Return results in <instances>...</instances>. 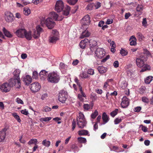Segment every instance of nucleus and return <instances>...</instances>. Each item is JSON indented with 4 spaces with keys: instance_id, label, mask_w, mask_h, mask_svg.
I'll list each match as a JSON object with an SVG mask.
<instances>
[{
    "instance_id": "f257e3e1",
    "label": "nucleus",
    "mask_w": 153,
    "mask_h": 153,
    "mask_svg": "<svg viewBox=\"0 0 153 153\" xmlns=\"http://www.w3.org/2000/svg\"><path fill=\"white\" fill-rule=\"evenodd\" d=\"M16 88H20V87H17L16 84L10 79L9 82L3 83L1 85V91L3 93H7L10 91L13 86Z\"/></svg>"
},
{
    "instance_id": "f03ea898",
    "label": "nucleus",
    "mask_w": 153,
    "mask_h": 153,
    "mask_svg": "<svg viewBox=\"0 0 153 153\" xmlns=\"http://www.w3.org/2000/svg\"><path fill=\"white\" fill-rule=\"evenodd\" d=\"M136 62L137 65L138 67H143L140 72H143L150 69V66L148 65L145 64L143 59L142 58H138L136 59Z\"/></svg>"
},
{
    "instance_id": "7ed1b4c3",
    "label": "nucleus",
    "mask_w": 153,
    "mask_h": 153,
    "mask_svg": "<svg viewBox=\"0 0 153 153\" xmlns=\"http://www.w3.org/2000/svg\"><path fill=\"white\" fill-rule=\"evenodd\" d=\"M59 80V75L56 72H51L48 74L47 80L48 82L57 83Z\"/></svg>"
},
{
    "instance_id": "20e7f679",
    "label": "nucleus",
    "mask_w": 153,
    "mask_h": 153,
    "mask_svg": "<svg viewBox=\"0 0 153 153\" xmlns=\"http://www.w3.org/2000/svg\"><path fill=\"white\" fill-rule=\"evenodd\" d=\"M21 71L19 69H16L13 72V77L10 79L16 84L17 87H21V83L19 77Z\"/></svg>"
},
{
    "instance_id": "39448f33",
    "label": "nucleus",
    "mask_w": 153,
    "mask_h": 153,
    "mask_svg": "<svg viewBox=\"0 0 153 153\" xmlns=\"http://www.w3.org/2000/svg\"><path fill=\"white\" fill-rule=\"evenodd\" d=\"M41 24L42 26L45 25L49 29L52 28L55 25L53 20L50 17H48L46 19H42L41 21Z\"/></svg>"
},
{
    "instance_id": "423d86ee",
    "label": "nucleus",
    "mask_w": 153,
    "mask_h": 153,
    "mask_svg": "<svg viewBox=\"0 0 153 153\" xmlns=\"http://www.w3.org/2000/svg\"><path fill=\"white\" fill-rule=\"evenodd\" d=\"M77 119V123L79 128H82L85 126L86 122L84 115L82 113L80 112L79 113V116Z\"/></svg>"
},
{
    "instance_id": "0eeeda50",
    "label": "nucleus",
    "mask_w": 153,
    "mask_h": 153,
    "mask_svg": "<svg viewBox=\"0 0 153 153\" xmlns=\"http://www.w3.org/2000/svg\"><path fill=\"white\" fill-rule=\"evenodd\" d=\"M59 39V32L56 30H53L49 38L50 43H55Z\"/></svg>"
},
{
    "instance_id": "6e6552de",
    "label": "nucleus",
    "mask_w": 153,
    "mask_h": 153,
    "mask_svg": "<svg viewBox=\"0 0 153 153\" xmlns=\"http://www.w3.org/2000/svg\"><path fill=\"white\" fill-rule=\"evenodd\" d=\"M68 94L66 91L64 90L60 91L59 93L58 100L59 101L62 103H64L68 97Z\"/></svg>"
},
{
    "instance_id": "1a4fd4ad",
    "label": "nucleus",
    "mask_w": 153,
    "mask_h": 153,
    "mask_svg": "<svg viewBox=\"0 0 153 153\" xmlns=\"http://www.w3.org/2000/svg\"><path fill=\"white\" fill-rule=\"evenodd\" d=\"M105 55V51L102 48H98L95 52V57L96 58L101 59Z\"/></svg>"
},
{
    "instance_id": "9d476101",
    "label": "nucleus",
    "mask_w": 153,
    "mask_h": 153,
    "mask_svg": "<svg viewBox=\"0 0 153 153\" xmlns=\"http://www.w3.org/2000/svg\"><path fill=\"white\" fill-rule=\"evenodd\" d=\"M64 7V4L63 1L62 0H59L56 2L55 10L58 12H61Z\"/></svg>"
},
{
    "instance_id": "9b49d317",
    "label": "nucleus",
    "mask_w": 153,
    "mask_h": 153,
    "mask_svg": "<svg viewBox=\"0 0 153 153\" xmlns=\"http://www.w3.org/2000/svg\"><path fill=\"white\" fill-rule=\"evenodd\" d=\"M91 21L90 19V16L88 15L85 16L81 19V23L82 26L85 27L86 28L87 27L90 25Z\"/></svg>"
},
{
    "instance_id": "f8f14e48",
    "label": "nucleus",
    "mask_w": 153,
    "mask_h": 153,
    "mask_svg": "<svg viewBox=\"0 0 153 153\" xmlns=\"http://www.w3.org/2000/svg\"><path fill=\"white\" fill-rule=\"evenodd\" d=\"M26 30L24 28L18 29L15 32L16 36L18 37L21 38H24Z\"/></svg>"
},
{
    "instance_id": "ddd939ff",
    "label": "nucleus",
    "mask_w": 153,
    "mask_h": 153,
    "mask_svg": "<svg viewBox=\"0 0 153 153\" xmlns=\"http://www.w3.org/2000/svg\"><path fill=\"white\" fill-rule=\"evenodd\" d=\"M40 85L37 82H35L32 83L30 86V89L33 92L38 91L40 88Z\"/></svg>"
},
{
    "instance_id": "4468645a",
    "label": "nucleus",
    "mask_w": 153,
    "mask_h": 153,
    "mask_svg": "<svg viewBox=\"0 0 153 153\" xmlns=\"http://www.w3.org/2000/svg\"><path fill=\"white\" fill-rule=\"evenodd\" d=\"M42 29L40 27L39 25H37L36 27V30L34 31L33 36L35 39L39 37L40 35V33L42 31Z\"/></svg>"
},
{
    "instance_id": "2eb2a0df",
    "label": "nucleus",
    "mask_w": 153,
    "mask_h": 153,
    "mask_svg": "<svg viewBox=\"0 0 153 153\" xmlns=\"http://www.w3.org/2000/svg\"><path fill=\"white\" fill-rule=\"evenodd\" d=\"M4 18L7 22H11L14 20V17L12 13L7 11L5 13Z\"/></svg>"
},
{
    "instance_id": "dca6fc26",
    "label": "nucleus",
    "mask_w": 153,
    "mask_h": 153,
    "mask_svg": "<svg viewBox=\"0 0 153 153\" xmlns=\"http://www.w3.org/2000/svg\"><path fill=\"white\" fill-rule=\"evenodd\" d=\"M22 79L26 85H29L32 82V79L29 75L24 76L22 78Z\"/></svg>"
},
{
    "instance_id": "f3484780",
    "label": "nucleus",
    "mask_w": 153,
    "mask_h": 153,
    "mask_svg": "<svg viewBox=\"0 0 153 153\" xmlns=\"http://www.w3.org/2000/svg\"><path fill=\"white\" fill-rule=\"evenodd\" d=\"M129 104L128 99L126 96H124L122 99L121 103V107L123 108H126L128 106Z\"/></svg>"
},
{
    "instance_id": "a211bd4d",
    "label": "nucleus",
    "mask_w": 153,
    "mask_h": 153,
    "mask_svg": "<svg viewBox=\"0 0 153 153\" xmlns=\"http://www.w3.org/2000/svg\"><path fill=\"white\" fill-rule=\"evenodd\" d=\"M89 42L90 46V49L92 53L96 48L95 47L97 45V42L91 39L89 40Z\"/></svg>"
},
{
    "instance_id": "6ab92c4d",
    "label": "nucleus",
    "mask_w": 153,
    "mask_h": 153,
    "mask_svg": "<svg viewBox=\"0 0 153 153\" xmlns=\"http://www.w3.org/2000/svg\"><path fill=\"white\" fill-rule=\"evenodd\" d=\"M136 9V12L135 13V15L138 16L141 15L143 9V7L142 5H138Z\"/></svg>"
},
{
    "instance_id": "aec40b11",
    "label": "nucleus",
    "mask_w": 153,
    "mask_h": 153,
    "mask_svg": "<svg viewBox=\"0 0 153 153\" xmlns=\"http://www.w3.org/2000/svg\"><path fill=\"white\" fill-rule=\"evenodd\" d=\"M7 129L4 128L0 131V142L4 141L6 135Z\"/></svg>"
},
{
    "instance_id": "412c9836",
    "label": "nucleus",
    "mask_w": 153,
    "mask_h": 153,
    "mask_svg": "<svg viewBox=\"0 0 153 153\" xmlns=\"http://www.w3.org/2000/svg\"><path fill=\"white\" fill-rule=\"evenodd\" d=\"M49 16L50 18L53 19V20L56 21V20H62L61 19H58V15L56 14L55 12H52L49 13Z\"/></svg>"
},
{
    "instance_id": "4be33fe9",
    "label": "nucleus",
    "mask_w": 153,
    "mask_h": 153,
    "mask_svg": "<svg viewBox=\"0 0 153 153\" xmlns=\"http://www.w3.org/2000/svg\"><path fill=\"white\" fill-rule=\"evenodd\" d=\"M48 72L45 70H42L39 73V76L40 79L42 80H44L46 78L47 74Z\"/></svg>"
},
{
    "instance_id": "5701e85b",
    "label": "nucleus",
    "mask_w": 153,
    "mask_h": 153,
    "mask_svg": "<svg viewBox=\"0 0 153 153\" xmlns=\"http://www.w3.org/2000/svg\"><path fill=\"white\" fill-rule=\"evenodd\" d=\"M70 10L71 7L68 5H66L63 12V15L66 16L68 15L69 14Z\"/></svg>"
},
{
    "instance_id": "b1692460",
    "label": "nucleus",
    "mask_w": 153,
    "mask_h": 153,
    "mask_svg": "<svg viewBox=\"0 0 153 153\" xmlns=\"http://www.w3.org/2000/svg\"><path fill=\"white\" fill-rule=\"evenodd\" d=\"M88 42V39H86L83 40H82L79 44L80 47L82 49L85 48Z\"/></svg>"
},
{
    "instance_id": "393cba45",
    "label": "nucleus",
    "mask_w": 153,
    "mask_h": 153,
    "mask_svg": "<svg viewBox=\"0 0 153 153\" xmlns=\"http://www.w3.org/2000/svg\"><path fill=\"white\" fill-rule=\"evenodd\" d=\"M78 134L79 135H86L89 136L88 131L86 130H82L78 131Z\"/></svg>"
},
{
    "instance_id": "a878e982",
    "label": "nucleus",
    "mask_w": 153,
    "mask_h": 153,
    "mask_svg": "<svg viewBox=\"0 0 153 153\" xmlns=\"http://www.w3.org/2000/svg\"><path fill=\"white\" fill-rule=\"evenodd\" d=\"M25 38L28 40H30L31 39L32 36L31 32L30 31H27L26 30V32L25 33L24 38Z\"/></svg>"
},
{
    "instance_id": "bb28decb",
    "label": "nucleus",
    "mask_w": 153,
    "mask_h": 153,
    "mask_svg": "<svg viewBox=\"0 0 153 153\" xmlns=\"http://www.w3.org/2000/svg\"><path fill=\"white\" fill-rule=\"evenodd\" d=\"M130 45H135L136 44V39L134 36H132L129 39Z\"/></svg>"
},
{
    "instance_id": "cd10ccee",
    "label": "nucleus",
    "mask_w": 153,
    "mask_h": 153,
    "mask_svg": "<svg viewBox=\"0 0 153 153\" xmlns=\"http://www.w3.org/2000/svg\"><path fill=\"white\" fill-rule=\"evenodd\" d=\"M98 70L100 73L103 74L105 73L107 71V68L102 66H99L98 68Z\"/></svg>"
},
{
    "instance_id": "c85d7f7f",
    "label": "nucleus",
    "mask_w": 153,
    "mask_h": 153,
    "mask_svg": "<svg viewBox=\"0 0 153 153\" xmlns=\"http://www.w3.org/2000/svg\"><path fill=\"white\" fill-rule=\"evenodd\" d=\"M3 31L5 35L7 37L9 38L12 37L13 36L12 34L10 33L4 27L3 29Z\"/></svg>"
},
{
    "instance_id": "c756f323",
    "label": "nucleus",
    "mask_w": 153,
    "mask_h": 153,
    "mask_svg": "<svg viewBox=\"0 0 153 153\" xmlns=\"http://www.w3.org/2000/svg\"><path fill=\"white\" fill-rule=\"evenodd\" d=\"M90 35V33L88 30H86L82 33L80 37L81 38H83L85 37H88Z\"/></svg>"
},
{
    "instance_id": "7c9ffc66",
    "label": "nucleus",
    "mask_w": 153,
    "mask_h": 153,
    "mask_svg": "<svg viewBox=\"0 0 153 153\" xmlns=\"http://www.w3.org/2000/svg\"><path fill=\"white\" fill-rule=\"evenodd\" d=\"M102 119L103 121L105 122L104 124L107 123L109 120V118L105 113H104L102 114Z\"/></svg>"
},
{
    "instance_id": "2f4dec72",
    "label": "nucleus",
    "mask_w": 153,
    "mask_h": 153,
    "mask_svg": "<svg viewBox=\"0 0 153 153\" xmlns=\"http://www.w3.org/2000/svg\"><path fill=\"white\" fill-rule=\"evenodd\" d=\"M153 79V77L152 76H147L145 79V82L146 84H149L152 81Z\"/></svg>"
},
{
    "instance_id": "473e14b6",
    "label": "nucleus",
    "mask_w": 153,
    "mask_h": 153,
    "mask_svg": "<svg viewBox=\"0 0 153 153\" xmlns=\"http://www.w3.org/2000/svg\"><path fill=\"white\" fill-rule=\"evenodd\" d=\"M127 83L125 81H123L121 82L120 85V88L123 89H125L127 87Z\"/></svg>"
},
{
    "instance_id": "72a5a7b5",
    "label": "nucleus",
    "mask_w": 153,
    "mask_h": 153,
    "mask_svg": "<svg viewBox=\"0 0 153 153\" xmlns=\"http://www.w3.org/2000/svg\"><path fill=\"white\" fill-rule=\"evenodd\" d=\"M79 76L80 77L83 79L87 78L88 77V76L85 72H82L79 74Z\"/></svg>"
},
{
    "instance_id": "f704fd0d",
    "label": "nucleus",
    "mask_w": 153,
    "mask_h": 153,
    "mask_svg": "<svg viewBox=\"0 0 153 153\" xmlns=\"http://www.w3.org/2000/svg\"><path fill=\"white\" fill-rule=\"evenodd\" d=\"M23 13L26 16H28L30 13V10L28 7H25L24 8Z\"/></svg>"
},
{
    "instance_id": "c9c22d12",
    "label": "nucleus",
    "mask_w": 153,
    "mask_h": 153,
    "mask_svg": "<svg viewBox=\"0 0 153 153\" xmlns=\"http://www.w3.org/2000/svg\"><path fill=\"white\" fill-rule=\"evenodd\" d=\"M42 144L44 146L46 147H49L51 144V142L49 141L45 140L42 142Z\"/></svg>"
},
{
    "instance_id": "e433bc0d",
    "label": "nucleus",
    "mask_w": 153,
    "mask_h": 153,
    "mask_svg": "<svg viewBox=\"0 0 153 153\" xmlns=\"http://www.w3.org/2000/svg\"><path fill=\"white\" fill-rule=\"evenodd\" d=\"M52 119V117H45L41 118L39 119V120L42 122H47L50 120Z\"/></svg>"
},
{
    "instance_id": "4c0bfd02",
    "label": "nucleus",
    "mask_w": 153,
    "mask_h": 153,
    "mask_svg": "<svg viewBox=\"0 0 153 153\" xmlns=\"http://www.w3.org/2000/svg\"><path fill=\"white\" fill-rule=\"evenodd\" d=\"M78 0H67L68 3L71 5H74L77 2Z\"/></svg>"
},
{
    "instance_id": "58836bf2",
    "label": "nucleus",
    "mask_w": 153,
    "mask_h": 153,
    "mask_svg": "<svg viewBox=\"0 0 153 153\" xmlns=\"http://www.w3.org/2000/svg\"><path fill=\"white\" fill-rule=\"evenodd\" d=\"M37 142L38 141L36 139H31L29 141V142H28V144L29 145H31L32 144H34L35 145H36Z\"/></svg>"
},
{
    "instance_id": "ea45409f",
    "label": "nucleus",
    "mask_w": 153,
    "mask_h": 153,
    "mask_svg": "<svg viewBox=\"0 0 153 153\" xmlns=\"http://www.w3.org/2000/svg\"><path fill=\"white\" fill-rule=\"evenodd\" d=\"M12 115L15 118L17 121L19 123H20L21 120L19 116L16 113H13L12 114Z\"/></svg>"
},
{
    "instance_id": "a19ab883",
    "label": "nucleus",
    "mask_w": 153,
    "mask_h": 153,
    "mask_svg": "<svg viewBox=\"0 0 153 153\" xmlns=\"http://www.w3.org/2000/svg\"><path fill=\"white\" fill-rule=\"evenodd\" d=\"M78 140L80 143H85L86 142V139L81 137H79L77 139Z\"/></svg>"
},
{
    "instance_id": "79ce46f5",
    "label": "nucleus",
    "mask_w": 153,
    "mask_h": 153,
    "mask_svg": "<svg viewBox=\"0 0 153 153\" xmlns=\"http://www.w3.org/2000/svg\"><path fill=\"white\" fill-rule=\"evenodd\" d=\"M118 111V109H116L111 113L110 114L112 117H114L117 114Z\"/></svg>"
},
{
    "instance_id": "37998d69",
    "label": "nucleus",
    "mask_w": 153,
    "mask_h": 153,
    "mask_svg": "<svg viewBox=\"0 0 153 153\" xmlns=\"http://www.w3.org/2000/svg\"><path fill=\"white\" fill-rule=\"evenodd\" d=\"M92 106L90 105L85 104L84 105V108L85 109L89 110L92 108Z\"/></svg>"
},
{
    "instance_id": "c03bdc74",
    "label": "nucleus",
    "mask_w": 153,
    "mask_h": 153,
    "mask_svg": "<svg viewBox=\"0 0 153 153\" xmlns=\"http://www.w3.org/2000/svg\"><path fill=\"white\" fill-rule=\"evenodd\" d=\"M137 36L139 40H141L144 38V36L140 32L137 33Z\"/></svg>"
},
{
    "instance_id": "a18cd8bd",
    "label": "nucleus",
    "mask_w": 153,
    "mask_h": 153,
    "mask_svg": "<svg viewBox=\"0 0 153 153\" xmlns=\"http://www.w3.org/2000/svg\"><path fill=\"white\" fill-rule=\"evenodd\" d=\"M98 114V112L97 110H96L95 111L91 114V118L93 119L95 118Z\"/></svg>"
},
{
    "instance_id": "49530a36",
    "label": "nucleus",
    "mask_w": 153,
    "mask_h": 153,
    "mask_svg": "<svg viewBox=\"0 0 153 153\" xmlns=\"http://www.w3.org/2000/svg\"><path fill=\"white\" fill-rule=\"evenodd\" d=\"M122 121V119L120 118H116L114 121V124H117L120 123Z\"/></svg>"
},
{
    "instance_id": "de8ad7c7",
    "label": "nucleus",
    "mask_w": 153,
    "mask_h": 153,
    "mask_svg": "<svg viewBox=\"0 0 153 153\" xmlns=\"http://www.w3.org/2000/svg\"><path fill=\"white\" fill-rule=\"evenodd\" d=\"M94 6V3H91L87 5L86 8L87 10H91L93 8Z\"/></svg>"
},
{
    "instance_id": "09e8293b",
    "label": "nucleus",
    "mask_w": 153,
    "mask_h": 153,
    "mask_svg": "<svg viewBox=\"0 0 153 153\" xmlns=\"http://www.w3.org/2000/svg\"><path fill=\"white\" fill-rule=\"evenodd\" d=\"M16 102L18 104H23L24 103L23 101L19 98H17L15 100Z\"/></svg>"
},
{
    "instance_id": "8fccbe9b",
    "label": "nucleus",
    "mask_w": 153,
    "mask_h": 153,
    "mask_svg": "<svg viewBox=\"0 0 153 153\" xmlns=\"http://www.w3.org/2000/svg\"><path fill=\"white\" fill-rule=\"evenodd\" d=\"M72 148L74 150V152H78L79 150L78 147L74 145L72 146Z\"/></svg>"
},
{
    "instance_id": "3c124183",
    "label": "nucleus",
    "mask_w": 153,
    "mask_h": 153,
    "mask_svg": "<svg viewBox=\"0 0 153 153\" xmlns=\"http://www.w3.org/2000/svg\"><path fill=\"white\" fill-rule=\"evenodd\" d=\"M87 73L91 75H93L94 73V70L92 68L89 69L88 70Z\"/></svg>"
},
{
    "instance_id": "603ef678",
    "label": "nucleus",
    "mask_w": 153,
    "mask_h": 153,
    "mask_svg": "<svg viewBox=\"0 0 153 153\" xmlns=\"http://www.w3.org/2000/svg\"><path fill=\"white\" fill-rule=\"evenodd\" d=\"M120 53L122 56H125L128 53L124 49H122L120 51Z\"/></svg>"
},
{
    "instance_id": "864d4df0",
    "label": "nucleus",
    "mask_w": 153,
    "mask_h": 153,
    "mask_svg": "<svg viewBox=\"0 0 153 153\" xmlns=\"http://www.w3.org/2000/svg\"><path fill=\"white\" fill-rule=\"evenodd\" d=\"M51 110V108L46 106L43 108L42 111H43L47 112Z\"/></svg>"
},
{
    "instance_id": "5fc2aeb1",
    "label": "nucleus",
    "mask_w": 153,
    "mask_h": 153,
    "mask_svg": "<svg viewBox=\"0 0 153 153\" xmlns=\"http://www.w3.org/2000/svg\"><path fill=\"white\" fill-rule=\"evenodd\" d=\"M76 122L75 120L74 119L73 120L72 122V131H74V129H75L76 126Z\"/></svg>"
},
{
    "instance_id": "6e6d98bb",
    "label": "nucleus",
    "mask_w": 153,
    "mask_h": 153,
    "mask_svg": "<svg viewBox=\"0 0 153 153\" xmlns=\"http://www.w3.org/2000/svg\"><path fill=\"white\" fill-rule=\"evenodd\" d=\"M142 101L144 102L148 103L149 102V99L145 97H143L142 99Z\"/></svg>"
},
{
    "instance_id": "4d7b16f0",
    "label": "nucleus",
    "mask_w": 153,
    "mask_h": 153,
    "mask_svg": "<svg viewBox=\"0 0 153 153\" xmlns=\"http://www.w3.org/2000/svg\"><path fill=\"white\" fill-rule=\"evenodd\" d=\"M21 112L22 114L25 115H27L29 114L28 111L26 109L21 110Z\"/></svg>"
},
{
    "instance_id": "13d9d810",
    "label": "nucleus",
    "mask_w": 153,
    "mask_h": 153,
    "mask_svg": "<svg viewBox=\"0 0 153 153\" xmlns=\"http://www.w3.org/2000/svg\"><path fill=\"white\" fill-rule=\"evenodd\" d=\"M110 58V56L109 55L106 56L101 61L102 62H105Z\"/></svg>"
},
{
    "instance_id": "bf43d9fd",
    "label": "nucleus",
    "mask_w": 153,
    "mask_h": 153,
    "mask_svg": "<svg viewBox=\"0 0 153 153\" xmlns=\"http://www.w3.org/2000/svg\"><path fill=\"white\" fill-rule=\"evenodd\" d=\"M61 120V119L60 118L58 117H55L53 119V120L56 122H57L58 124H59L61 123V122L60 121H59Z\"/></svg>"
},
{
    "instance_id": "052dcab7",
    "label": "nucleus",
    "mask_w": 153,
    "mask_h": 153,
    "mask_svg": "<svg viewBox=\"0 0 153 153\" xmlns=\"http://www.w3.org/2000/svg\"><path fill=\"white\" fill-rule=\"evenodd\" d=\"M59 66L61 70L65 69L66 67V66L65 64L62 62L60 63Z\"/></svg>"
},
{
    "instance_id": "680f3d73",
    "label": "nucleus",
    "mask_w": 153,
    "mask_h": 153,
    "mask_svg": "<svg viewBox=\"0 0 153 153\" xmlns=\"http://www.w3.org/2000/svg\"><path fill=\"white\" fill-rule=\"evenodd\" d=\"M141 107L140 106L137 107H135L134 109V111L135 112H139L141 109Z\"/></svg>"
},
{
    "instance_id": "e2e57ef3",
    "label": "nucleus",
    "mask_w": 153,
    "mask_h": 153,
    "mask_svg": "<svg viewBox=\"0 0 153 153\" xmlns=\"http://www.w3.org/2000/svg\"><path fill=\"white\" fill-rule=\"evenodd\" d=\"M48 97V94L46 93L42 95L41 98L42 100H43L46 99Z\"/></svg>"
},
{
    "instance_id": "0e129e2a",
    "label": "nucleus",
    "mask_w": 153,
    "mask_h": 153,
    "mask_svg": "<svg viewBox=\"0 0 153 153\" xmlns=\"http://www.w3.org/2000/svg\"><path fill=\"white\" fill-rule=\"evenodd\" d=\"M142 130L144 132H146L147 131V128L146 127L144 126L143 125H141L140 126Z\"/></svg>"
},
{
    "instance_id": "69168bd1",
    "label": "nucleus",
    "mask_w": 153,
    "mask_h": 153,
    "mask_svg": "<svg viewBox=\"0 0 153 153\" xmlns=\"http://www.w3.org/2000/svg\"><path fill=\"white\" fill-rule=\"evenodd\" d=\"M38 76L37 72L35 71L33 72V78H36Z\"/></svg>"
},
{
    "instance_id": "338daca9",
    "label": "nucleus",
    "mask_w": 153,
    "mask_h": 153,
    "mask_svg": "<svg viewBox=\"0 0 153 153\" xmlns=\"http://www.w3.org/2000/svg\"><path fill=\"white\" fill-rule=\"evenodd\" d=\"M113 65L115 68H117L119 66V62L117 61H115L113 63Z\"/></svg>"
},
{
    "instance_id": "774afa93",
    "label": "nucleus",
    "mask_w": 153,
    "mask_h": 153,
    "mask_svg": "<svg viewBox=\"0 0 153 153\" xmlns=\"http://www.w3.org/2000/svg\"><path fill=\"white\" fill-rule=\"evenodd\" d=\"M96 9H97L101 6V3L99 2H97L96 4L94 5Z\"/></svg>"
}]
</instances>
